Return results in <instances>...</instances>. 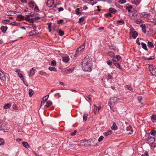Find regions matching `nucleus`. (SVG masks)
<instances>
[{"label":"nucleus","instance_id":"obj_19","mask_svg":"<svg viewBox=\"0 0 156 156\" xmlns=\"http://www.w3.org/2000/svg\"><path fill=\"white\" fill-rule=\"evenodd\" d=\"M109 11L110 13H115L116 12V10L112 8H110L109 9Z\"/></svg>","mask_w":156,"mask_h":156},{"label":"nucleus","instance_id":"obj_38","mask_svg":"<svg viewBox=\"0 0 156 156\" xmlns=\"http://www.w3.org/2000/svg\"><path fill=\"white\" fill-rule=\"evenodd\" d=\"M59 35L61 36H62L64 34V32L61 30H59L58 31Z\"/></svg>","mask_w":156,"mask_h":156},{"label":"nucleus","instance_id":"obj_8","mask_svg":"<svg viewBox=\"0 0 156 156\" xmlns=\"http://www.w3.org/2000/svg\"><path fill=\"white\" fill-rule=\"evenodd\" d=\"M29 36H32L34 35H37L38 34L37 31L36 30H32L30 31L28 33Z\"/></svg>","mask_w":156,"mask_h":156},{"label":"nucleus","instance_id":"obj_43","mask_svg":"<svg viewBox=\"0 0 156 156\" xmlns=\"http://www.w3.org/2000/svg\"><path fill=\"white\" fill-rule=\"evenodd\" d=\"M114 63L115 65H116V66L117 67H119V68H120V65L119 63L116 61H114Z\"/></svg>","mask_w":156,"mask_h":156},{"label":"nucleus","instance_id":"obj_41","mask_svg":"<svg viewBox=\"0 0 156 156\" xmlns=\"http://www.w3.org/2000/svg\"><path fill=\"white\" fill-rule=\"evenodd\" d=\"M125 88H127L129 90H132L133 88L129 85H126L125 86Z\"/></svg>","mask_w":156,"mask_h":156},{"label":"nucleus","instance_id":"obj_21","mask_svg":"<svg viewBox=\"0 0 156 156\" xmlns=\"http://www.w3.org/2000/svg\"><path fill=\"white\" fill-rule=\"evenodd\" d=\"M22 144L23 146L27 148H28L30 147L28 143L27 142L24 141L23 142Z\"/></svg>","mask_w":156,"mask_h":156},{"label":"nucleus","instance_id":"obj_3","mask_svg":"<svg viewBox=\"0 0 156 156\" xmlns=\"http://www.w3.org/2000/svg\"><path fill=\"white\" fill-rule=\"evenodd\" d=\"M118 99H119V98L116 97L112 98L110 99L108 101V105L110 109H111V106L115 104Z\"/></svg>","mask_w":156,"mask_h":156},{"label":"nucleus","instance_id":"obj_60","mask_svg":"<svg viewBox=\"0 0 156 156\" xmlns=\"http://www.w3.org/2000/svg\"><path fill=\"white\" fill-rule=\"evenodd\" d=\"M84 20L83 18L81 17L79 19V22L80 23H81L82 22H83Z\"/></svg>","mask_w":156,"mask_h":156},{"label":"nucleus","instance_id":"obj_44","mask_svg":"<svg viewBox=\"0 0 156 156\" xmlns=\"http://www.w3.org/2000/svg\"><path fill=\"white\" fill-rule=\"evenodd\" d=\"M51 65L52 66H55L56 65V61L55 60H53L51 62Z\"/></svg>","mask_w":156,"mask_h":156},{"label":"nucleus","instance_id":"obj_64","mask_svg":"<svg viewBox=\"0 0 156 156\" xmlns=\"http://www.w3.org/2000/svg\"><path fill=\"white\" fill-rule=\"evenodd\" d=\"M18 76L20 77H21V78H23V76L22 74V73H18Z\"/></svg>","mask_w":156,"mask_h":156},{"label":"nucleus","instance_id":"obj_22","mask_svg":"<svg viewBox=\"0 0 156 156\" xmlns=\"http://www.w3.org/2000/svg\"><path fill=\"white\" fill-rule=\"evenodd\" d=\"M111 128L112 130H115L117 129V127L115 123V122H113V125L111 127Z\"/></svg>","mask_w":156,"mask_h":156},{"label":"nucleus","instance_id":"obj_27","mask_svg":"<svg viewBox=\"0 0 156 156\" xmlns=\"http://www.w3.org/2000/svg\"><path fill=\"white\" fill-rule=\"evenodd\" d=\"M35 4V2L33 1H31L30 2V3H29V6L30 7H31L32 8H33Z\"/></svg>","mask_w":156,"mask_h":156},{"label":"nucleus","instance_id":"obj_49","mask_svg":"<svg viewBox=\"0 0 156 156\" xmlns=\"http://www.w3.org/2000/svg\"><path fill=\"white\" fill-rule=\"evenodd\" d=\"M34 15V13L31 12L29 14H27L26 16H27L26 17H28L29 16H33Z\"/></svg>","mask_w":156,"mask_h":156},{"label":"nucleus","instance_id":"obj_61","mask_svg":"<svg viewBox=\"0 0 156 156\" xmlns=\"http://www.w3.org/2000/svg\"><path fill=\"white\" fill-rule=\"evenodd\" d=\"M136 42L137 44L138 45H140V42H139V38H138L136 39Z\"/></svg>","mask_w":156,"mask_h":156},{"label":"nucleus","instance_id":"obj_24","mask_svg":"<svg viewBox=\"0 0 156 156\" xmlns=\"http://www.w3.org/2000/svg\"><path fill=\"white\" fill-rule=\"evenodd\" d=\"M116 23L119 25H122L124 23V21L123 20L121 19L116 21Z\"/></svg>","mask_w":156,"mask_h":156},{"label":"nucleus","instance_id":"obj_6","mask_svg":"<svg viewBox=\"0 0 156 156\" xmlns=\"http://www.w3.org/2000/svg\"><path fill=\"white\" fill-rule=\"evenodd\" d=\"M53 0H47V6L49 7H51L54 4Z\"/></svg>","mask_w":156,"mask_h":156},{"label":"nucleus","instance_id":"obj_42","mask_svg":"<svg viewBox=\"0 0 156 156\" xmlns=\"http://www.w3.org/2000/svg\"><path fill=\"white\" fill-rule=\"evenodd\" d=\"M87 116H88L87 114H86V113L84 114L83 115V120L84 121H85L86 120V119L87 118Z\"/></svg>","mask_w":156,"mask_h":156},{"label":"nucleus","instance_id":"obj_20","mask_svg":"<svg viewBox=\"0 0 156 156\" xmlns=\"http://www.w3.org/2000/svg\"><path fill=\"white\" fill-rule=\"evenodd\" d=\"M141 44L142 45V48L145 50L147 51L148 49L147 48L146 44L144 43L141 42Z\"/></svg>","mask_w":156,"mask_h":156},{"label":"nucleus","instance_id":"obj_23","mask_svg":"<svg viewBox=\"0 0 156 156\" xmlns=\"http://www.w3.org/2000/svg\"><path fill=\"white\" fill-rule=\"evenodd\" d=\"M151 119L153 122H156V115H153L151 116Z\"/></svg>","mask_w":156,"mask_h":156},{"label":"nucleus","instance_id":"obj_50","mask_svg":"<svg viewBox=\"0 0 156 156\" xmlns=\"http://www.w3.org/2000/svg\"><path fill=\"white\" fill-rule=\"evenodd\" d=\"M143 22V21L140 19H138L136 20V23L137 24H139L140 23H142Z\"/></svg>","mask_w":156,"mask_h":156},{"label":"nucleus","instance_id":"obj_14","mask_svg":"<svg viewBox=\"0 0 156 156\" xmlns=\"http://www.w3.org/2000/svg\"><path fill=\"white\" fill-rule=\"evenodd\" d=\"M141 16L147 19H149L150 17V16L149 14L146 13H142L141 14Z\"/></svg>","mask_w":156,"mask_h":156},{"label":"nucleus","instance_id":"obj_34","mask_svg":"<svg viewBox=\"0 0 156 156\" xmlns=\"http://www.w3.org/2000/svg\"><path fill=\"white\" fill-rule=\"evenodd\" d=\"M94 114L96 115L98 113L97 112L98 109V107L96 105H94Z\"/></svg>","mask_w":156,"mask_h":156},{"label":"nucleus","instance_id":"obj_10","mask_svg":"<svg viewBox=\"0 0 156 156\" xmlns=\"http://www.w3.org/2000/svg\"><path fill=\"white\" fill-rule=\"evenodd\" d=\"M36 70L34 69L33 68H32L30 69L29 75L30 77H31L33 76L35 74V72Z\"/></svg>","mask_w":156,"mask_h":156},{"label":"nucleus","instance_id":"obj_18","mask_svg":"<svg viewBox=\"0 0 156 156\" xmlns=\"http://www.w3.org/2000/svg\"><path fill=\"white\" fill-rule=\"evenodd\" d=\"M138 35L137 32L136 31H134L132 33V36L133 39H135Z\"/></svg>","mask_w":156,"mask_h":156},{"label":"nucleus","instance_id":"obj_7","mask_svg":"<svg viewBox=\"0 0 156 156\" xmlns=\"http://www.w3.org/2000/svg\"><path fill=\"white\" fill-rule=\"evenodd\" d=\"M49 97V95H48L46 96H45L42 99V101L41 102V106H42L43 105H44L45 102L47 100H48Z\"/></svg>","mask_w":156,"mask_h":156},{"label":"nucleus","instance_id":"obj_25","mask_svg":"<svg viewBox=\"0 0 156 156\" xmlns=\"http://www.w3.org/2000/svg\"><path fill=\"white\" fill-rule=\"evenodd\" d=\"M112 133V130H109L107 132H105L104 133V135L105 136H107L111 134Z\"/></svg>","mask_w":156,"mask_h":156},{"label":"nucleus","instance_id":"obj_5","mask_svg":"<svg viewBox=\"0 0 156 156\" xmlns=\"http://www.w3.org/2000/svg\"><path fill=\"white\" fill-rule=\"evenodd\" d=\"M146 140L148 143L151 144L154 143L155 141V139L153 137H150L147 138Z\"/></svg>","mask_w":156,"mask_h":156},{"label":"nucleus","instance_id":"obj_58","mask_svg":"<svg viewBox=\"0 0 156 156\" xmlns=\"http://www.w3.org/2000/svg\"><path fill=\"white\" fill-rule=\"evenodd\" d=\"M76 130H75L73 132H72L70 133L71 135L72 136H74L76 134Z\"/></svg>","mask_w":156,"mask_h":156},{"label":"nucleus","instance_id":"obj_40","mask_svg":"<svg viewBox=\"0 0 156 156\" xmlns=\"http://www.w3.org/2000/svg\"><path fill=\"white\" fill-rule=\"evenodd\" d=\"M17 17L18 18L20 19V20H25V17H26L21 15H18Z\"/></svg>","mask_w":156,"mask_h":156},{"label":"nucleus","instance_id":"obj_56","mask_svg":"<svg viewBox=\"0 0 156 156\" xmlns=\"http://www.w3.org/2000/svg\"><path fill=\"white\" fill-rule=\"evenodd\" d=\"M105 15L106 17H111L112 16V15L110 12L107 13Z\"/></svg>","mask_w":156,"mask_h":156},{"label":"nucleus","instance_id":"obj_59","mask_svg":"<svg viewBox=\"0 0 156 156\" xmlns=\"http://www.w3.org/2000/svg\"><path fill=\"white\" fill-rule=\"evenodd\" d=\"M142 99V97L141 96H139L138 97V100L139 103L141 102V101Z\"/></svg>","mask_w":156,"mask_h":156},{"label":"nucleus","instance_id":"obj_35","mask_svg":"<svg viewBox=\"0 0 156 156\" xmlns=\"http://www.w3.org/2000/svg\"><path fill=\"white\" fill-rule=\"evenodd\" d=\"M11 24L12 26H18L20 24V23H17V22H16V21H14L13 22H12Z\"/></svg>","mask_w":156,"mask_h":156},{"label":"nucleus","instance_id":"obj_17","mask_svg":"<svg viewBox=\"0 0 156 156\" xmlns=\"http://www.w3.org/2000/svg\"><path fill=\"white\" fill-rule=\"evenodd\" d=\"M39 73V74L41 75L44 76H49V74L47 73H46L42 71H40Z\"/></svg>","mask_w":156,"mask_h":156},{"label":"nucleus","instance_id":"obj_9","mask_svg":"<svg viewBox=\"0 0 156 156\" xmlns=\"http://www.w3.org/2000/svg\"><path fill=\"white\" fill-rule=\"evenodd\" d=\"M52 104V102L50 101H48L46 102V105L44 106V109H45L48 108L50 105Z\"/></svg>","mask_w":156,"mask_h":156},{"label":"nucleus","instance_id":"obj_47","mask_svg":"<svg viewBox=\"0 0 156 156\" xmlns=\"http://www.w3.org/2000/svg\"><path fill=\"white\" fill-rule=\"evenodd\" d=\"M63 22V20L62 19H60L57 20L58 24H62Z\"/></svg>","mask_w":156,"mask_h":156},{"label":"nucleus","instance_id":"obj_28","mask_svg":"<svg viewBox=\"0 0 156 156\" xmlns=\"http://www.w3.org/2000/svg\"><path fill=\"white\" fill-rule=\"evenodd\" d=\"M1 29L3 32L5 33L7 30V27L5 26H2L1 27Z\"/></svg>","mask_w":156,"mask_h":156},{"label":"nucleus","instance_id":"obj_31","mask_svg":"<svg viewBox=\"0 0 156 156\" xmlns=\"http://www.w3.org/2000/svg\"><path fill=\"white\" fill-rule=\"evenodd\" d=\"M147 46L149 47L154 48V46L153 43L150 41H148L147 43Z\"/></svg>","mask_w":156,"mask_h":156},{"label":"nucleus","instance_id":"obj_11","mask_svg":"<svg viewBox=\"0 0 156 156\" xmlns=\"http://www.w3.org/2000/svg\"><path fill=\"white\" fill-rule=\"evenodd\" d=\"M142 0H131V2L132 3L136 5H139Z\"/></svg>","mask_w":156,"mask_h":156},{"label":"nucleus","instance_id":"obj_52","mask_svg":"<svg viewBox=\"0 0 156 156\" xmlns=\"http://www.w3.org/2000/svg\"><path fill=\"white\" fill-rule=\"evenodd\" d=\"M34 11L36 12H38L39 11V9L37 6H35L34 9Z\"/></svg>","mask_w":156,"mask_h":156},{"label":"nucleus","instance_id":"obj_16","mask_svg":"<svg viewBox=\"0 0 156 156\" xmlns=\"http://www.w3.org/2000/svg\"><path fill=\"white\" fill-rule=\"evenodd\" d=\"M34 19L33 18H31L30 19H29L28 17H25V20L28 22L30 23H33L34 22Z\"/></svg>","mask_w":156,"mask_h":156},{"label":"nucleus","instance_id":"obj_2","mask_svg":"<svg viewBox=\"0 0 156 156\" xmlns=\"http://www.w3.org/2000/svg\"><path fill=\"white\" fill-rule=\"evenodd\" d=\"M85 47V44H83L81 46L79 47L76 51L75 55V57H77L78 55L81 54L83 52L84 49Z\"/></svg>","mask_w":156,"mask_h":156},{"label":"nucleus","instance_id":"obj_37","mask_svg":"<svg viewBox=\"0 0 156 156\" xmlns=\"http://www.w3.org/2000/svg\"><path fill=\"white\" fill-rule=\"evenodd\" d=\"M4 140L2 138H0V146L3 145L4 144Z\"/></svg>","mask_w":156,"mask_h":156},{"label":"nucleus","instance_id":"obj_46","mask_svg":"<svg viewBox=\"0 0 156 156\" xmlns=\"http://www.w3.org/2000/svg\"><path fill=\"white\" fill-rule=\"evenodd\" d=\"M126 2V0H119V2L121 4H123Z\"/></svg>","mask_w":156,"mask_h":156},{"label":"nucleus","instance_id":"obj_29","mask_svg":"<svg viewBox=\"0 0 156 156\" xmlns=\"http://www.w3.org/2000/svg\"><path fill=\"white\" fill-rule=\"evenodd\" d=\"M11 107V105L9 104H7L4 105L3 107L5 109H7Z\"/></svg>","mask_w":156,"mask_h":156},{"label":"nucleus","instance_id":"obj_26","mask_svg":"<svg viewBox=\"0 0 156 156\" xmlns=\"http://www.w3.org/2000/svg\"><path fill=\"white\" fill-rule=\"evenodd\" d=\"M48 69L51 71H53L54 72H57L56 69L55 67L50 66L48 68Z\"/></svg>","mask_w":156,"mask_h":156},{"label":"nucleus","instance_id":"obj_39","mask_svg":"<svg viewBox=\"0 0 156 156\" xmlns=\"http://www.w3.org/2000/svg\"><path fill=\"white\" fill-rule=\"evenodd\" d=\"M113 74L112 73L108 74L107 77V79L108 80L112 78Z\"/></svg>","mask_w":156,"mask_h":156},{"label":"nucleus","instance_id":"obj_12","mask_svg":"<svg viewBox=\"0 0 156 156\" xmlns=\"http://www.w3.org/2000/svg\"><path fill=\"white\" fill-rule=\"evenodd\" d=\"M0 79L2 80L5 81L6 80V77L3 72L0 75Z\"/></svg>","mask_w":156,"mask_h":156},{"label":"nucleus","instance_id":"obj_32","mask_svg":"<svg viewBox=\"0 0 156 156\" xmlns=\"http://www.w3.org/2000/svg\"><path fill=\"white\" fill-rule=\"evenodd\" d=\"M132 8V5H130L129 6L126 7V9L127 10L128 12H131Z\"/></svg>","mask_w":156,"mask_h":156},{"label":"nucleus","instance_id":"obj_57","mask_svg":"<svg viewBox=\"0 0 156 156\" xmlns=\"http://www.w3.org/2000/svg\"><path fill=\"white\" fill-rule=\"evenodd\" d=\"M107 63L108 65L109 66H111L112 64V63L110 60H109L108 61H107Z\"/></svg>","mask_w":156,"mask_h":156},{"label":"nucleus","instance_id":"obj_63","mask_svg":"<svg viewBox=\"0 0 156 156\" xmlns=\"http://www.w3.org/2000/svg\"><path fill=\"white\" fill-rule=\"evenodd\" d=\"M55 96H58L59 97H61V95H60V94L59 93H56L55 94Z\"/></svg>","mask_w":156,"mask_h":156},{"label":"nucleus","instance_id":"obj_13","mask_svg":"<svg viewBox=\"0 0 156 156\" xmlns=\"http://www.w3.org/2000/svg\"><path fill=\"white\" fill-rule=\"evenodd\" d=\"M62 60L63 62L66 63L69 61V58L68 56H64L62 57Z\"/></svg>","mask_w":156,"mask_h":156},{"label":"nucleus","instance_id":"obj_36","mask_svg":"<svg viewBox=\"0 0 156 156\" xmlns=\"http://www.w3.org/2000/svg\"><path fill=\"white\" fill-rule=\"evenodd\" d=\"M74 70V68H73L71 69H66V71L70 73H72Z\"/></svg>","mask_w":156,"mask_h":156},{"label":"nucleus","instance_id":"obj_1","mask_svg":"<svg viewBox=\"0 0 156 156\" xmlns=\"http://www.w3.org/2000/svg\"><path fill=\"white\" fill-rule=\"evenodd\" d=\"M92 63L84 58L83 61L82 63V69L84 71L90 72L91 70V67Z\"/></svg>","mask_w":156,"mask_h":156},{"label":"nucleus","instance_id":"obj_54","mask_svg":"<svg viewBox=\"0 0 156 156\" xmlns=\"http://www.w3.org/2000/svg\"><path fill=\"white\" fill-rule=\"evenodd\" d=\"M86 99L87 100V101H91V98H90V96H87V97Z\"/></svg>","mask_w":156,"mask_h":156},{"label":"nucleus","instance_id":"obj_45","mask_svg":"<svg viewBox=\"0 0 156 156\" xmlns=\"http://www.w3.org/2000/svg\"><path fill=\"white\" fill-rule=\"evenodd\" d=\"M150 134L151 135L153 136H154L156 134V131L155 130H153L151 131Z\"/></svg>","mask_w":156,"mask_h":156},{"label":"nucleus","instance_id":"obj_55","mask_svg":"<svg viewBox=\"0 0 156 156\" xmlns=\"http://www.w3.org/2000/svg\"><path fill=\"white\" fill-rule=\"evenodd\" d=\"M7 129H5V128H4L3 127V126H1V128L0 129V130H2L4 132H6V131H5V130H7Z\"/></svg>","mask_w":156,"mask_h":156},{"label":"nucleus","instance_id":"obj_33","mask_svg":"<svg viewBox=\"0 0 156 156\" xmlns=\"http://www.w3.org/2000/svg\"><path fill=\"white\" fill-rule=\"evenodd\" d=\"M108 55L111 57H113L115 54L112 51H109L108 53Z\"/></svg>","mask_w":156,"mask_h":156},{"label":"nucleus","instance_id":"obj_62","mask_svg":"<svg viewBox=\"0 0 156 156\" xmlns=\"http://www.w3.org/2000/svg\"><path fill=\"white\" fill-rule=\"evenodd\" d=\"M33 29L34 30H36L37 29V27L35 24H33L32 25Z\"/></svg>","mask_w":156,"mask_h":156},{"label":"nucleus","instance_id":"obj_51","mask_svg":"<svg viewBox=\"0 0 156 156\" xmlns=\"http://www.w3.org/2000/svg\"><path fill=\"white\" fill-rule=\"evenodd\" d=\"M116 58L117 59V60L119 61L121 60V57L119 55H117L116 56Z\"/></svg>","mask_w":156,"mask_h":156},{"label":"nucleus","instance_id":"obj_4","mask_svg":"<svg viewBox=\"0 0 156 156\" xmlns=\"http://www.w3.org/2000/svg\"><path fill=\"white\" fill-rule=\"evenodd\" d=\"M155 66H154L153 65H150L149 66V69L150 73L152 75H155L156 73Z\"/></svg>","mask_w":156,"mask_h":156},{"label":"nucleus","instance_id":"obj_15","mask_svg":"<svg viewBox=\"0 0 156 156\" xmlns=\"http://www.w3.org/2000/svg\"><path fill=\"white\" fill-rule=\"evenodd\" d=\"M140 27L142 29V30L143 33L144 34L146 33V25L145 24H142L140 25Z\"/></svg>","mask_w":156,"mask_h":156},{"label":"nucleus","instance_id":"obj_48","mask_svg":"<svg viewBox=\"0 0 156 156\" xmlns=\"http://www.w3.org/2000/svg\"><path fill=\"white\" fill-rule=\"evenodd\" d=\"M104 137L102 136H101L98 139V141L100 142L103 139Z\"/></svg>","mask_w":156,"mask_h":156},{"label":"nucleus","instance_id":"obj_30","mask_svg":"<svg viewBox=\"0 0 156 156\" xmlns=\"http://www.w3.org/2000/svg\"><path fill=\"white\" fill-rule=\"evenodd\" d=\"M34 94V91L31 89H29V96L31 97Z\"/></svg>","mask_w":156,"mask_h":156},{"label":"nucleus","instance_id":"obj_53","mask_svg":"<svg viewBox=\"0 0 156 156\" xmlns=\"http://www.w3.org/2000/svg\"><path fill=\"white\" fill-rule=\"evenodd\" d=\"M76 13L77 15H79L80 13V9H76L75 10Z\"/></svg>","mask_w":156,"mask_h":156}]
</instances>
